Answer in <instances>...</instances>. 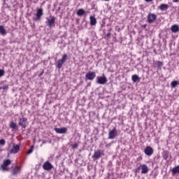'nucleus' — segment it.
Listing matches in <instances>:
<instances>
[{"label":"nucleus","instance_id":"nucleus-21","mask_svg":"<svg viewBox=\"0 0 179 179\" xmlns=\"http://www.w3.org/2000/svg\"><path fill=\"white\" fill-rule=\"evenodd\" d=\"M159 9L160 10H167L169 9V4L162 3L159 6Z\"/></svg>","mask_w":179,"mask_h":179},{"label":"nucleus","instance_id":"nucleus-8","mask_svg":"<svg viewBox=\"0 0 179 179\" xmlns=\"http://www.w3.org/2000/svg\"><path fill=\"white\" fill-rule=\"evenodd\" d=\"M117 138V129L114 127L112 130H109L108 139H115Z\"/></svg>","mask_w":179,"mask_h":179},{"label":"nucleus","instance_id":"nucleus-33","mask_svg":"<svg viewBox=\"0 0 179 179\" xmlns=\"http://www.w3.org/2000/svg\"><path fill=\"white\" fill-rule=\"evenodd\" d=\"M106 37H107V38H110V37H111V33H108L107 34H106Z\"/></svg>","mask_w":179,"mask_h":179},{"label":"nucleus","instance_id":"nucleus-11","mask_svg":"<svg viewBox=\"0 0 179 179\" xmlns=\"http://www.w3.org/2000/svg\"><path fill=\"white\" fill-rule=\"evenodd\" d=\"M144 153H145V155H146V156H152V155H153V153H155V150L152 149V147L147 146L144 149Z\"/></svg>","mask_w":179,"mask_h":179},{"label":"nucleus","instance_id":"nucleus-25","mask_svg":"<svg viewBox=\"0 0 179 179\" xmlns=\"http://www.w3.org/2000/svg\"><path fill=\"white\" fill-rule=\"evenodd\" d=\"M10 128H11L13 131H15V129H17V124H16L15 122H11L10 124Z\"/></svg>","mask_w":179,"mask_h":179},{"label":"nucleus","instance_id":"nucleus-39","mask_svg":"<svg viewBox=\"0 0 179 179\" xmlns=\"http://www.w3.org/2000/svg\"><path fill=\"white\" fill-rule=\"evenodd\" d=\"M144 27H146V25H144Z\"/></svg>","mask_w":179,"mask_h":179},{"label":"nucleus","instance_id":"nucleus-28","mask_svg":"<svg viewBox=\"0 0 179 179\" xmlns=\"http://www.w3.org/2000/svg\"><path fill=\"white\" fill-rule=\"evenodd\" d=\"M8 89H9V86L6 85L0 87V90H6Z\"/></svg>","mask_w":179,"mask_h":179},{"label":"nucleus","instance_id":"nucleus-27","mask_svg":"<svg viewBox=\"0 0 179 179\" xmlns=\"http://www.w3.org/2000/svg\"><path fill=\"white\" fill-rule=\"evenodd\" d=\"M33 150H34V145H31L30 147V149L27 152V155H31V153H33Z\"/></svg>","mask_w":179,"mask_h":179},{"label":"nucleus","instance_id":"nucleus-15","mask_svg":"<svg viewBox=\"0 0 179 179\" xmlns=\"http://www.w3.org/2000/svg\"><path fill=\"white\" fill-rule=\"evenodd\" d=\"M141 173L147 174V173L149 171V168H148V165L143 164V165H141Z\"/></svg>","mask_w":179,"mask_h":179},{"label":"nucleus","instance_id":"nucleus-18","mask_svg":"<svg viewBox=\"0 0 179 179\" xmlns=\"http://www.w3.org/2000/svg\"><path fill=\"white\" fill-rule=\"evenodd\" d=\"M131 80L134 83H136V82H141V78L138 75H133L131 77Z\"/></svg>","mask_w":179,"mask_h":179},{"label":"nucleus","instance_id":"nucleus-1","mask_svg":"<svg viewBox=\"0 0 179 179\" xmlns=\"http://www.w3.org/2000/svg\"><path fill=\"white\" fill-rule=\"evenodd\" d=\"M45 24L50 29L55 27V17L54 16H50V18H47V21L45 22Z\"/></svg>","mask_w":179,"mask_h":179},{"label":"nucleus","instance_id":"nucleus-32","mask_svg":"<svg viewBox=\"0 0 179 179\" xmlns=\"http://www.w3.org/2000/svg\"><path fill=\"white\" fill-rule=\"evenodd\" d=\"M3 75H5V71L0 69V78H2V76H3Z\"/></svg>","mask_w":179,"mask_h":179},{"label":"nucleus","instance_id":"nucleus-22","mask_svg":"<svg viewBox=\"0 0 179 179\" xmlns=\"http://www.w3.org/2000/svg\"><path fill=\"white\" fill-rule=\"evenodd\" d=\"M86 13V11H85V10H83V8H80L77 13L76 15L78 16H83V15H85Z\"/></svg>","mask_w":179,"mask_h":179},{"label":"nucleus","instance_id":"nucleus-9","mask_svg":"<svg viewBox=\"0 0 179 179\" xmlns=\"http://www.w3.org/2000/svg\"><path fill=\"white\" fill-rule=\"evenodd\" d=\"M18 125L22 128H26L27 127V117H21L19 120Z\"/></svg>","mask_w":179,"mask_h":179},{"label":"nucleus","instance_id":"nucleus-12","mask_svg":"<svg viewBox=\"0 0 179 179\" xmlns=\"http://www.w3.org/2000/svg\"><path fill=\"white\" fill-rule=\"evenodd\" d=\"M55 131L57 134H66L68 129L66 127L55 128Z\"/></svg>","mask_w":179,"mask_h":179},{"label":"nucleus","instance_id":"nucleus-10","mask_svg":"<svg viewBox=\"0 0 179 179\" xmlns=\"http://www.w3.org/2000/svg\"><path fill=\"white\" fill-rule=\"evenodd\" d=\"M43 170H46L49 171L50 170H52L54 169V166L51 164V162L47 161L43 165Z\"/></svg>","mask_w":179,"mask_h":179},{"label":"nucleus","instance_id":"nucleus-30","mask_svg":"<svg viewBox=\"0 0 179 179\" xmlns=\"http://www.w3.org/2000/svg\"><path fill=\"white\" fill-rule=\"evenodd\" d=\"M157 64L158 68H162L163 66V62H157Z\"/></svg>","mask_w":179,"mask_h":179},{"label":"nucleus","instance_id":"nucleus-16","mask_svg":"<svg viewBox=\"0 0 179 179\" xmlns=\"http://www.w3.org/2000/svg\"><path fill=\"white\" fill-rule=\"evenodd\" d=\"M90 20L91 26H96V24H97V20L96 19V17H94V16L91 15L90 17Z\"/></svg>","mask_w":179,"mask_h":179},{"label":"nucleus","instance_id":"nucleus-37","mask_svg":"<svg viewBox=\"0 0 179 179\" xmlns=\"http://www.w3.org/2000/svg\"><path fill=\"white\" fill-rule=\"evenodd\" d=\"M145 2H152L153 0H145Z\"/></svg>","mask_w":179,"mask_h":179},{"label":"nucleus","instance_id":"nucleus-29","mask_svg":"<svg viewBox=\"0 0 179 179\" xmlns=\"http://www.w3.org/2000/svg\"><path fill=\"white\" fill-rule=\"evenodd\" d=\"M78 147H79V145L76 143L71 145L72 149H78Z\"/></svg>","mask_w":179,"mask_h":179},{"label":"nucleus","instance_id":"nucleus-24","mask_svg":"<svg viewBox=\"0 0 179 179\" xmlns=\"http://www.w3.org/2000/svg\"><path fill=\"white\" fill-rule=\"evenodd\" d=\"M162 157H163L164 160H167V159H169V151H167V150L163 151Z\"/></svg>","mask_w":179,"mask_h":179},{"label":"nucleus","instance_id":"nucleus-26","mask_svg":"<svg viewBox=\"0 0 179 179\" xmlns=\"http://www.w3.org/2000/svg\"><path fill=\"white\" fill-rule=\"evenodd\" d=\"M177 85H178V82L176 81V80H173L171 83V86L172 88L177 87Z\"/></svg>","mask_w":179,"mask_h":179},{"label":"nucleus","instance_id":"nucleus-6","mask_svg":"<svg viewBox=\"0 0 179 179\" xmlns=\"http://www.w3.org/2000/svg\"><path fill=\"white\" fill-rule=\"evenodd\" d=\"M12 163L10 159H6L3 161V164L1 166V169L3 171H8L9 169H8V166Z\"/></svg>","mask_w":179,"mask_h":179},{"label":"nucleus","instance_id":"nucleus-17","mask_svg":"<svg viewBox=\"0 0 179 179\" xmlns=\"http://www.w3.org/2000/svg\"><path fill=\"white\" fill-rule=\"evenodd\" d=\"M171 31L172 33H178L179 31V26L178 24H173L171 27Z\"/></svg>","mask_w":179,"mask_h":179},{"label":"nucleus","instance_id":"nucleus-35","mask_svg":"<svg viewBox=\"0 0 179 179\" xmlns=\"http://www.w3.org/2000/svg\"><path fill=\"white\" fill-rule=\"evenodd\" d=\"M142 159H143L142 156H139V157L137 158V160H138V162H141V160H142Z\"/></svg>","mask_w":179,"mask_h":179},{"label":"nucleus","instance_id":"nucleus-36","mask_svg":"<svg viewBox=\"0 0 179 179\" xmlns=\"http://www.w3.org/2000/svg\"><path fill=\"white\" fill-rule=\"evenodd\" d=\"M141 171V167H138V169H136V173H139Z\"/></svg>","mask_w":179,"mask_h":179},{"label":"nucleus","instance_id":"nucleus-19","mask_svg":"<svg viewBox=\"0 0 179 179\" xmlns=\"http://www.w3.org/2000/svg\"><path fill=\"white\" fill-rule=\"evenodd\" d=\"M20 173V167L16 166L15 169H14L12 171V175L13 176H16Z\"/></svg>","mask_w":179,"mask_h":179},{"label":"nucleus","instance_id":"nucleus-3","mask_svg":"<svg viewBox=\"0 0 179 179\" xmlns=\"http://www.w3.org/2000/svg\"><path fill=\"white\" fill-rule=\"evenodd\" d=\"M44 15L43 8H38L36 10V17H34L35 22H40L41 20V16Z\"/></svg>","mask_w":179,"mask_h":179},{"label":"nucleus","instance_id":"nucleus-4","mask_svg":"<svg viewBox=\"0 0 179 179\" xmlns=\"http://www.w3.org/2000/svg\"><path fill=\"white\" fill-rule=\"evenodd\" d=\"M157 15L156 14L150 13L147 16V20L149 23H155V21L157 20Z\"/></svg>","mask_w":179,"mask_h":179},{"label":"nucleus","instance_id":"nucleus-34","mask_svg":"<svg viewBox=\"0 0 179 179\" xmlns=\"http://www.w3.org/2000/svg\"><path fill=\"white\" fill-rule=\"evenodd\" d=\"M43 75H44V70H43L38 75V76H43Z\"/></svg>","mask_w":179,"mask_h":179},{"label":"nucleus","instance_id":"nucleus-31","mask_svg":"<svg viewBox=\"0 0 179 179\" xmlns=\"http://www.w3.org/2000/svg\"><path fill=\"white\" fill-rule=\"evenodd\" d=\"M5 143H6V141H5V139H1L0 140V145L1 146H3V145H5Z\"/></svg>","mask_w":179,"mask_h":179},{"label":"nucleus","instance_id":"nucleus-5","mask_svg":"<svg viewBox=\"0 0 179 179\" xmlns=\"http://www.w3.org/2000/svg\"><path fill=\"white\" fill-rule=\"evenodd\" d=\"M107 80V77H106V76L96 77V83H98V85H106Z\"/></svg>","mask_w":179,"mask_h":179},{"label":"nucleus","instance_id":"nucleus-20","mask_svg":"<svg viewBox=\"0 0 179 179\" xmlns=\"http://www.w3.org/2000/svg\"><path fill=\"white\" fill-rule=\"evenodd\" d=\"M172 174L176 176V174H179V165L175 166L171 170Z\"/></svg>","mask_w":179,"mask_h":179},{"label":"nucleus","instance_id":"nucleus-2","mask_svg":"<svg viewBox=\"0 0 179 179\" xmlns=\"http://www.w3.org/2000/svg\"><path fill=\"white\" fill-rule=\"evenodd\" d=\"M66 59H68V55H64L62 59L58 60L56 64V68H57V69H61L62 68L63 64H65Z\"/></svg>","mask_w":179,"mask_h":179},{"label":"nucleus","instance_id":"nucleus-7","mask_svg":"<svg viewBox=\"0 0 179 179\" xmlns=\"http://www.w3.org/2000/svg\"><path fill=\"white\" fill-rule=\"evenodd\" d=\"M96 78V72L89 71L85 75L86 80H93Z\"/></svg>","mask_w":179,"mask_h":179},{"label":"nucleus","instance_id":"nucleus-14","mask_svg":"<svg viewBox=\"0 0 179 179\" xmlns=\"http://www.w3.org/2000/svg\"><path fill=\"white\" fill-rule=\"evenodd\" d=\"M100 157H101V152L100 150L94 152V155H92V159H94V160H99Z\"/></svg>","mask_w":179,"mask_h":179},{"label":"nucleus","instance_id":"nucleus-40","mask_svg":"<svg viewBox=\"0 0 179 179\" xmlns=\"http://www.w3.org/2000/svg\"><path fill=\"white\" fill-rule=\"evenodd\" d=\"M104 1H110V0H104Z\"/></svg>","mask_w":179,"mask_h":179},{"label":"nucleus","instance_id":"nucleus-13","mask_svg":"<svg viewBox=\"0 0 179 179\" xmlns=\"http://www.w3.org/2000/svg\"><path fill=\"white\" fill-rule=\"evenodd\" d=\"M19 150H20V145H15V144H13V149H11L10 150V153H17V152H19Z\"/></svg>","mask_w":179,"mask_h":179},{"label":"nucleus","instance_id":"nucleus-23","mask_svg":"<svg viewBox=\"0 0 179 179\" xmlns=\"http://www.w3.org/2000/svg\"><path fill=\"white\" fill-rule=\"evenodd\" d=\"M0 34H1V36H6V29H5V27L2 25H0Z\"/></svg>","mask_w":179,"mask_h":179},{"label":"nucleus","instance_id":"nucleus-38","mask_svg":"<svg viewBox=\"0 0 179 179\" xmlns=\"http://www.w3.org/2000/svg\"><path fill=\"white\" fill-rule=\"evenodd\" d=\"M178 1H179V0H173V2L177 3V2H178Z\"/></svg>","mask_w":179,"mask_h":179}]
</instances>
